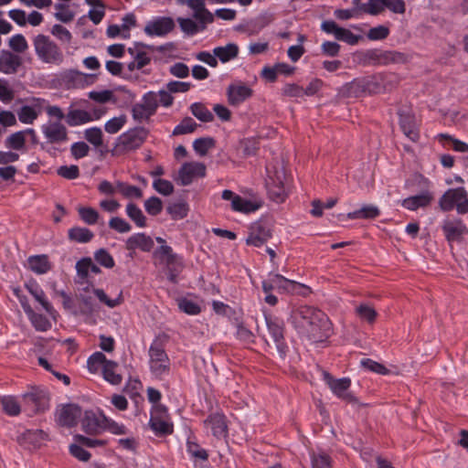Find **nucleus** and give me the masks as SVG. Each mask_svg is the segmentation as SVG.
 <instances>
[{
	"instance_id": "obj_1",
	"label": "nucleus",
	"mask_w": 468,
	"mask_h": 468,
	"mask_svg": "<svg viewBox=\"0 0 468 468\" xmlns=\"http://www.w3.org/2000/svg\"><path fill=\"white\" fill-rule=\"evenodd\" d=\"M295 326L310 340L321 342L328 338L332 331V324L328 316L313 306H300L292 315Z\"/></svg>"
},
{
	"instance_id": "obj_2",
	"label": "nucleus",
	"mask_w": 468,
	"mask_h": 468,
	"mask_svg": "<svg viewBox=\"0 0 468 468\" xmlns=\"http://www.w3.org/2000/svg\"><path fill=\"white\" fill-rule=\"evenodd\" d=\"M35 54L39 61L45 64L58 66L64 61L61 48L48 36L37 34L32 38Z\"/></svg>"
},
{
	"instance_id": "obj_3",
	"label": "nucleus",
	"mask_w": 468,
	"mask_h": 468,
	"mask_svg": "<svg viewBox=\"0 0 468 468\" xmlns=\"http://www.w3.org/2000/svg\"><path fill=\"white\" fill-rule=\"evenodd\" d=\"M378 74L355 79L346 83L342 90L347 97H361L365 94H378L382 92L381 82Z\"/></svg>"
},
{
	"instance_id": "obj_4",
	"label": "nucleus",
	"mask_w": 468,
	"mask_h": 468,
	"mask_svg": "<svg viewBox=\"0 0 468 468\" xmlns=\"http://www.w3.org/2000/svg\"><path fill=\"white\" fill-rule=\"evenodd\" d=\"M150 369L156 377L168 374L170 359L165 350L161 339L156 337L149 347Z\"/></svg>"
},
{
	"instance_id": "obj_5",
	"label": "nucleus",
	"mask_w": 468,
	"mask_h": 468,
	"mask_svg": "<svg viewBox=\"0 0 468 468\" xmlns=\"http://www.w3.org/2000/svg\"><path fill=\"white\" fill-rule=\"evenodd\" d=\"M468 193L463 187L448 189L440 198L441 210L450 211L454 207L459 214L468 213Z\"/></svg>"
},
{
	"instance_id": "obj_6",
	"label": "nucleus",
	"mask_w": 468,
	"mask_h": 468,
	"mask_svg": "<svg viewBox=\"0 0 468 468\" xmlns=\"http://www.w3.org/2000/svg\"><path fill=\"white\" fill-rule=\"evenodd\" d=\"M272 231L273 224L271 218H262L250 226L246 244L261 247L272 237Z\"/></svg>"
},
{
	"instance_id": "obj_7",
	"label": "nucleus",
	"mask_w": 468,
	"mask_h": 468,
	"mask_svg": "<svg viewBox=\"0 0 468 468\" xmlns=\"http://www.w3.org/2000/svg\"><path fill=\"white\" fill-rule=\"evenodd\" d=\"M264 316L270 339L280 357L284 358L288 351V346L284 339V322L281 318L270 314Z\"/></svg>"
},
{
	"instance_id": "obj_8",
	"label": "nucleus",
	"mask_w": 468,
	"mask_h": 468,
	"mask_svg": "<svg viewBox=\"0 0 468 468\" xmlns=\"http://www.w3.org/2000/svg\"><path fill=\"white\" fill-rule=\"evenodd\" d=\"M324 380L331 391L339 399L352 404H357L358 399L348 391L351 386L349 378H335L330 373H323Z\"/></svg>"
},
{
	"instance_id": "obj_9",
	"label": "nucleus",
	"mask_w": 468,
	"mask_h": 468,
	"mask_svg": "<svg viewBox=\"0 0 468 468\" xmlns=\"http://www.w3.org/2000/svg\"><path fill=\"white\" fill-rule=\"evenodd\" d=\"M107 417L100 410H85L80 419L81 430L89 435L101 434L105 430Z\"/></svg>"
},
{
	"instance_id": "obj_10",
	"label": "nucleus",
	"mask_w": 468,
	"mask_h": 468,
	"mask_svg": "<svg viewBox=\"0 0 468 468\" xmlns=\"http://www.w3.org/2000/svg\"><path fill=\"white\" fill-rule=\"evenodd\" d=\"M149 424L156 434L167 435L173 432V424L169 420L167 409L162 404L154 405Z\"/></svg>"
},
{
	"instance_id": "obj_11",
	"label": "nucleus",
	"mask_w": 468,
	"mask_h": 468,
	"mask_svg": "<svg viewBox=\"0 0 468 468\" xmlns=\"http://www.w3.org/2000/svg\"><path fill=\"white\" fill-rule=\"evenodd\" d=\"M145 49L154 50V46L143 42H134L133 47L128 48L127 51L133 58V60L127 65L129 71L140 70L150 64L151 57Z\"/></svg>"
},
{
	"instance_id": "obj_12",
	"label": "nucleus",
	"mask_w": 468,
	"mask_h": 468,
	"mask_svg": "<svg viewBox=\"0 0 468 468\" xmlns=\"http://www.w3.org/2000/svg\"><path fill=\"white\" fill-rule=\"evenodd\" d=\"M41 132L48 144H61L69 141L68 129L61 122L48 121L41 125Z\"/></svg>"
},
{
	"instance_id": "obj_13",
	"label": "nucleus",
	"mask_w": 468,
	"mask_h": 468,
	"mask_svg": "<svg viewBox=\"0 0 468 468\" xmlns=\"http://www.w3.org/2000/svg\"><path fill=\"white\" fill-rule=\"evenodd\" d=\"M407 59L405 54L398 51H381L379 49H368L364 53V60L367 63L383 64L403 63Z\"/></svg>"
},
{
	"instance_id": "obj_14",
	"label": "nucleus",
	"mask_w": 468,
	"mask_h": 468,
	"mask_svg": "<svg viewBox=\"0 0 468 468\" xmlns=\"http://www.w3.org/2000/svg\"><path fill=\"white\" fill-rule=\"evenodd\" d=\"M148 131L144 127L131 129L118 138V146L123 151H133L139 148L145 141Z\"/></svg>"
},
{
	"instance_id": "obj_15",
	"label": "nucleus",
	"mask_w": 468,
	"mask_h": 468,
	"mask_svg": "<svg viewBox=\"0 0 468 468\" xmlns=\"http://www.w3.org/2000/svg\"><path fill=\"white\" fill-rule=\"evenodd\" d=\"M206 176V165L199 162H188L182 165L176 179L181 186L190 185L195 178Z\"/></svg>"
},
{
	"instance_id": "obj_16",
	"label": "nucleus",
	"mask_w": 468,
	"mask_h": 468,
	"mask_svg": "<svg viewBox=\"0 0 468 468\" xmlns=\"http://www.w3.org/2000/svg\"><path fill=\"white\" fill-rule=\"evenodd\" d=\"M81 414L82 410L77 404L61 405L56 410V421L60 426L70 428L77 424Z\"/></svg>"
},
{
	"instance_id": "obj_17",
	"label": "nucleus",
	"mask_w": 468,
	"mask_h": 468,
	"mask_svg": "<svg viewBox=\"0 0 468 468\" xmlns=\"http://www.w3.org/2000/svg\"><path fill=\"white\" fill-rule=\"evenodd\" d=\"M175 27L174 20L171 17H156L145 25L144 31L149 37H165Z\"/></svg>"
},
{
	"instance_id": "obj_18",
	"label": "nucleus",
	"mask_w": 468,
	"mask_h": 468,
	"mask_svg": "<svg viewBox=\"0 0 468 468\" xmlns=\"http://www.w3.org/2000/svg\"><path fill=\"white\" fill-rule=\"evenodd\" d=\"M253 90L243 82L230 84L227 89L228 101L231 106H239L250 98Z\"/></svg>"
},
{
	"instance_id": "obj_19",
	"label": "nucleus",
	"mask_w": 468,
	"mask_h": 468,
	"mask_svg": "<svg viewBox=\"0 0 468 468\" xmlns=\"http://www.w3.org/2000/svg\"><path fill=\"white\" fill-rule=\"evenodd\" d=\"M25 404L31 407L33 412L45 411L48 408L49 398L45 390L34 388L23 396Z\"/></svg>"
},
{
	"instance_id": "obj_20",
	"label": "nucleus",
	"mask_w": 468,
	"mask_h": 468,
	"mask_svg": "<svg viewBox=\"0 0 468 468\" xmlns=\"http://www.w3.org/2000/svg\"><path fill=\"white\" fill-rule=\"evenodd\" d=\"M399 125L403 133L412 142L420 138L415 116L410 111L399 110Z\"/></svg>"
},
{
	"instance_id": "obj_21",
	"label": "nucleus",
	"mask_w": 468,
	"mask_h": 468,
	"mask_svg": "<svg viewBox=\"0 0 468 468\" xmlns=\"http://www.w3.org/2000/svg\"><path fill=\"white\" fill-rule=\"evenodd\" d=\"M441 229L449 242L458 241L463 234L468 233V229L461 218L445 220Z\"/></svg>"
},
{
	"instance_id": "obj_22",
	"label": "nucleus",
	"mask_w": 468,
	"mask_h": 468,
	"mask_svg": "<svg viewBox=\"0 0 468 468\" xmlns=\"http://www.w3.org/2000/svg\"><path fill=\"white\" fill-rule=\"evenodd\" d=\"M21 64L22 59L18 55L8 50L0 52V72L5 74L16 73Z\"/></svg>"
},
{
	"instance_id": "obj_23",
	"label": "nucleus",
	"mask_w": 468,
	"mask_h": 468,
	"mask_svg": "<svg viewBox=\"0 0 468 468\" xmlns=\"http://www.w3.org/2000/svg\"><path fill=\"white\" fill-rule=\"evenodd\" d=\"M154 240L150 236L144 233H136L129 237L126 240L125 247L128 250L140 249L143 251H150L154 248Z\"/></svg>"
},
{
	"instance_id": "obj_24",
	"label": "nucleus",
	"mask_w": 468,
	"mask_h": 468,
	"mask_svg": "<svg viewBox=\"0 0 468 468\" xmlns=\"http://www.w3.org/2000/svg\"><path fill=\"white\" fill-rule=\"evenodd\" d=\"M187 5L194 10L193 17L203 23H213V14L206 8L205 0H187Z\"/></svg>"
},
{
	"instance_id": "obj_25",
	"label": "nucleus",
	"mask_w": 468,
	"mask_h": 468,
	"mask_svg": "<svg viewBox=\"0 0 468 468\" xmlns=\"http://www.w3.org/2000/svg\"><path fill=\"white\" fill-rule=\"evenodd\" d=\"M205 424L211 429L215 437L222 438L227 435V423L225 416L220 413H214L208 416Z\"/></svg>"
},
{
	"instance_id": "obj_26",
	"label": "nucleus",
	"mask_w": 468,
	"mask_h": 468,
	"mask_svg": "<svg viewBox=\"0 0 468 468\" xmlns=\"http://www.w3.org/2000/svg\"><path fill=\"white\" fill-rule=\"evenodd\" d=\"M65 121L69 126L75 127L92 122L93 117L91 113L84 110L69 108Z\"/></svg>"
},
{
	"instance_id": "obj_27",
	"label": "nucleus",
	"mask_w": 468,
	"mask_h": 468,
	"mask_svg": "<svg viewBox=\"0 0 468 468\" xmlns=\"http://www.w3.org/2000/svg\"><path fill=\"white\" fill-rule=\"evenodd\" d=\"M26 288L27 289L29 293L36 299V301H37L41 304V306L47 313H48L49 314H53V306L47 300L44 291L39 287V285L36 282L27 283Z\"/></svg>"
},
{
	"instance_id": "obj_28",
	"label": "nucleus",
	"mask_w": 468,
	"mask_h": 468,
	"mask_svg": "<svg viewBox=\"0 0 468 468\" xmlns=\"http://www.w3.org/2000/svg\"><path fill=\"white\" fill-rule=\"evenodd\" d=\"M432 200V196L429 192L405 198L402 206L409 210H416L419 207H427Z\"/></svg>"
},
{
	"instance_id": "obj_29",
	"label": "nucleus",
	"mask_w": 468,
	"mask_h": 468,
	"mask_svg": "<svg viewBox=\"0 0 468 468\" xmlns=\"http://www.w3.org/2000/svg\"><path fill=\"white\" fill-rule=\"evenodd\" d=\"M27 263L28 268L37 274H44L51 269V264L47 255L30 256Z\"/></svg>"
},
{
	"instance_id": "obj_30",
	"label": "nucleus",
	"mask_w": 468,
	"mask_h": 468,
	"mask_svg": "<svg viewBox=\"0 0 468 468\" xmlns=\"http://www.w3.org/2000/svg\"><path fill=\"white\" fill-rule=\"evenodd\" d=\"M177 23L181 30L188 36H194L198 32L204 31L208 23L196 22L191 18L178 17Z\"/></svg>"
},
{
	"instance_id": "obj_31",
	"label": "nucleus",
	"mask_w": 468,
	"mask_h": 468,
	"mask_svg": "<svg viewBox=\"0 0 468 468\" xmlns=\"http://www.w3.org/2000/svg\"><path fill=\"white\" fill-rule=\"evenodd\" d=\"M25 307L26 314L37 331L45 332L51 327V324L46 316L35 313L31 306Z\"/></svg>"
},
{
	"instance_id": "obj_32",
	"label": "nucleus",
	"mask_w": 468,
	"mask_h": 468,
	"mask_svg": "<svg viewBox=\"0 0 468 468\" xmlns=\"http://www.w3.org/2000/svg\"><path fill=\"white\" fill-rule=\"evenodd\" d=\"M213 54L222 62L226 63L238 57L239 48L234 43H229L224 47H216Z\"/></svg>"
},
{
	"instance_id": "obj_33",
	"label": "nucleus",
	"mask_w": 468,
	"mask_h": 468,
	"mask_svg": "<svg viewBox=\"0 0 468 468\" xmlns=\"http://www.w3.org/2000/svg\"><path fill=\"white\" fill-rule=\"evenodd\" d=\"M269 194L271 199L277 203H282L286 197V191L282 181L279 176L276 179L270 178L268 182Z\"/></svg>"
},
{
	"instance_id": "obj_34",
	"label": "nucleus",
	"mask_w": 468,
	"mask_h": 468,
	"mask_svg": "<svg viewBox=\"0 0 468 468\" xmlns=\"http://www.w3.org/2000/svg\"><path fill=\"white\" fill-rule=\"evenodd\" d=\"M261 207V202L248 200L240 196L236 197L232 202V209L234 211L241 212V213H251L258 210Z\"/></svg>"
},
{
	"instance_id": "obj_35",
	"label": "nucleus",
	"mask_w": 468,
	"mask_h": 468,
	"mask_svg": "<svg viewBox=\"0 0 468 468\" xmlns=\"http://www.w3.org/2000/svg\"><path fill=\"white\" fill-rule=\"evenodd\" d=\"M380 211L378 207L373 205H365L360 209L355 210L353 212H349L347 214V218L355 219V218H365V219H373L379 216Z\"/></svg>"
},
{
	"instance_id": "obj_36",
	"label": "nucleus",
	"mask_w": 468,
	"mask_h": 468,
	"mask_svg": "<svg viewBox=\"0 0 468 468\" xmlns=\"http://www.w3.org/2000/svg\"><path fill=\"white\" fill-rule=\"evenodd\" d=\"M154 255L158 257L165 266H170L176 263L181 258L173 251V249L168 245H162L156 249Z\"/></svg>"
},
{
	"instance_id": "obj_37",
	"label": "nucleus",
	"mask_w": 468,
	"mask_h": 468,
	"mask_svg": "<svg viewBox=\"0 0 468 468\" xmlns=\"http://www.w3.org/2000/svg\"><path fill=\"white\" fill-rule=\"evenodd\" d=\"M127 216L134 222L139 228L146 227V217L144 215L141 208L134 203H128L126 206Z\"/></svg>"
},
{
	"instance_id": "obj_38",
	"label": "nucleus",
	"mask_w": 468,
	"mask_h": 468,
	"mask_svg": "<svg viewBox=\"0 0 468 468\" xmlns=\"http://www.w3.org/2000/svg\"><path fill=\"white\" fill-rule=\"evenodd\" d=\"M117 367L118 364L110 360L102 370L104 379L112 385L120 384L122 379L121 374L116 372Z\"/></svg>"
},
{
	"instance_id": "obj_39",
	"label": "nucleus",
	"mask_w": 468,
	"mask_h": 468,
	"mask_svg": "<svg viewBox=\"0 0 468 468\" xmlns=\"http://www.w3.org/2000/svg\"><path fill=\"white\" fill-rule=\"evenodd\" d=\"M191 113L199 121L209 122L214 120L212 112L201 102H194L190 106Z\"/></svg>"
},
{
	"instance_id": "obj_40",
	"label": "nucleus",
	"mask_w": 468,
	"mask_h": 468,
	"mask_svg": "<svg viewBox=\"0 0 468 468\" xmlns=\"http://www.w3.org/2000/svg\"><path fill=\"white\" fill-rule=\"evenodd\" d=\"M131 113L133 119L137 122H148L154 115L142 101L133 105Z\"/></svg>"
},
{
	"instance_id": "obj_41",
	"label": "nucleus",
	"mask_w": 468,
	"mask_h": 468,
	"mask_svg": "<svg viewBox=\"0 0 468 468\" xmlns=\"http://www.w3.org/2000/svg\"><path fill=\"white\" fill-rule=\"evenodd\" d=\"M166 211L171 216L172 219L179 220L187 216L189 207L186 202H177L170 204L166 207Z\"/></svg>"
},
{
	"instance_id": "obj_42",
	"label": "nucleus",
	"mask_w": 468,
	"mask_h": 468,
	"mask_svg": "<svg viewBox=\"0 0 468 468\" xmlns=\"http://www.w3.org/2000/svg\"><path fill=\"white\" fill-rule=\"evenodd\" d=\"M7 148L22 150L26 144V132L19 131L10 134L5 141Z\"/></svg>"
},
{
	"instance_id": "obj_43",
	"label": "nucleus",
	"mask_w": 468,
	"mask_h": 468,
	"mask_svg": "<svg viewBox=\"0 0 468 468\" xmlns=\"http://www.w3.org/2000/svg\"><path fill=\"white\" fill-rule=\"evenodd\" d=\"M116 187L118 192L126 198H141L143 196V192L139 187L122 181L116 182Z\"/></svg>"
},
{
	"instance_id": "obj_44",
	"label": "nucleus",
	"mask_w": 468,
	"mask_h": 468,
	"mask_svg": "<svg viewBox=\"0 0 468 468\" xmlns=\"http://www.w3.org/2000/svg\"><path fill=\"white\" fill-rule=\"evenodd\" d=\"M93 237V232L86 228H72L69 230V238L80 243L89 242Z\"/></svg>"
},
{
	"instance_id": "obj_45",
	"label": "nucleus",
	"mask_w": 468,
	"mask_h": 468,
	"mask_svg": "<svg viewBox=\"0 0 468 468\" xmlns=\"http://www.w3.org/2000/svg\"><path fill=\"white\" fill-rule=\"evenodd\" d=\"M198 124L191 117H185L173 131V135H182L191 133L196 131Z\"/></svg>"
},
{
	"instance_id": "obj_46",
	"label": "nucleus",
	"mask_w": 468,
	"mask_h": 468,
	"mask_svg": "<svg viewBox=\"0 0 468 468\" xmlns=\"http://www.w3.org/2000/svg\"><path fill=\"white\" fill-rule=\"evenodd\" d=\"M110 360H108L105 356V355L101 352H95L92 354L87 362L88 368L90 372L96 373L98 370L102 367V369L105 367V364H107Z\"/></svg>"
},
{
	"instance_id": "obj_47",
	"label": "nucleus",
	"mask_w": 468,
	"mask_h": 468,
	"mask_svg": "<svg viewBox=\"0 0 468 468\" xmlns=\"http://www.w3.org/2000/svg\"><path fill=\"white\" fill-rule=\"evenodd\" d=\"M381 82L382 92L389 91L395 89L399 83V78L392 72L378 73Z\"/></svg>"
},
{
	"instance_id": "obj_48",
	"label": "nucleus",
	"mask_w": 468,
	"mask_h": 468,
	"mask_svg": "<svg viewBox=\"0 0 468 468\" xmlns=\"http://www.w3.org/2000/svg\"><path fill=\"white\" fill-rule=\"evenodd\" d=\"M18 120L25 124H32L38 117V112L29 105H24L17 111Z\"/></svg>"
},
{
	"instance_id": "obj_49",
	"label": "nucleus",
	"mask_w": 468,
	"mask_h": 468,
	"mask_svg": "<svg viewBox=\"0 0 468 468\" xmlns=\"http://www.w3.org/2000/svg\"><path fill=\"white\" fill-rule=\"evenodd\" d=\"M4 411L10 416H16L20 413L21 408L16 398L7 396L1 399Z\"/></svg>"
},
{
	"instance_id": "obj_50",
	"label": "nucleus",
	"mask_w": 468,
	"mask_h": 468,
	"mask_svg": "<svg viewBox=\"0 0 468 468\" xmlns=\"http://www.w3.org/2000/svg\"><path fill=\"white\" fill-rule=\"evenodd\" d=\"M215 144L214 139L211 137H202L196 139L193 143V148L199 155H206L207 151Z\"/></svg>"
},
{
	"instance_id": "obj_51",
	"label": "nucleus",
	"mask_w": 468,
	"mask_h": 468,
	"mask_svg": "<svg viewBox=\"0 0 468 468\" xmlns=\"http://www.w3.org/2000/svg\"><path fill=\"white\" fill-rule=\"evenodd\" d=\"M272 285L280 292H289L294 288V282L286 279L281 274H271Z\"/></svg>"
},
{
	"instance_id": "obj_52",
	"label": "nucleus",
	"mask_w": 468,
	"mask_h": 468,
	"mask_svg": "<svg viewBox=\"0 0 468 468\" xmlns=\"http://www.w3.org/2000/svg\"><path fill=\"white\" fill-rule=\"evenodd\" d=\"M55 9L57 12L54 14L55 17L63 23H69L74 18V12L69 9V5L65 4H56Z\"/></svg>"
},
{
	"instance_id": "obj_53",
	"label": "nucleus",
	"mask_w": 468,
	"mask_h": 468,
	"mask_svg": "<svg viewBox=\"0 0 468 468\" xmlns=\"http://www.w3.org/2000/svg\"><path fill=\"white\" fill-rule=\"evenodd\" d=\"M8 45L16 53H24L28 48L27 41L22 34L13 36L9 39Z\"/></svg>"
},
{
	"instance_id": "obj_54",
	"label": "nucleus",
	"mask_w": 468,
	"mask_h": 468,
	"mask_svg": "<svg viewBox=\"0 0 468 468\" xmlns=\"http://www.w3.org/2000/svg\"><path fill=\"white\" fill-rule=\"evenodd\" d=\"M356 313L360 319L365 320L368 323H373L377 317L376 310L367 303H362L358 305L356 309Z\"/></svg>"
},
{
	"instance_id": "obj_55",
	"label": "nucleus",
	"mask_w": 468,
	"mask_h": 468,
	"mask_svg": "<svg viewBox=\"0 0 468 468\" xmlns=\"http://www.w3.org/2000/svg\"><path fill=\"white\" fill-rule=\"evenodd\" d=\"M186 451L193 458L197 460L207 461L208 458L207 451L201 448L197 442L190 440H188L186 442Z\"/></svg>"
},
{
	"instance_id": "obj_56",
	"label": "nucleus",
	"mask_w": 468,
	"mask_h": 468,
	"mask_svg": "<svg viewBox=\"0 0 468 468\" xmlns=\"http://www.w3.org/2000/svg\"><path fill=\"white\" fill-rule=\"evenodd\" d=\"M84 137L95 147H100L102 145V132L99 127H92L85 130Z\"/></svg>"
},
{
	"instance_id": "obj_57",
	"label": "nucleus",
	"mask_w": 468,
	"mask_h": 468,
	"mask_svg": "<svg viewBox=\"0 0 468 468\" xmlns=\"http://www.w3.org/2000/svg\"><path fill=\"white\" fill-rule=\"evenodd\" d=\"M80 218L89 225H94L99 218V213L92 207H81L78 209Z\"/></svg>"
},
{
	"instance_id": "obj_58",
	"label": "nucleus",
	"mask_w": 468,
	"mask_h": 468,
	"mask_svg": "<svg viewBox=\"0 0 468 468\" xmlns=\"http://www.w3.org/2000/svg\"><path fill=\"white\" fill-rule=\"evenodd\" d=\"M126 121L127 118L124 114L119 117L112 118L105 123L104 129L109 133H116L123 127V125L126 123Z\"/></svg>"
},
{
	"instance_id": "obj_59",
	"label": "nucleus",
	"mask_w": 468,
	"mask_h": 468,
	"mask_svg": "<svg viewBox=\"0 0 468 468\" xmlns=\"http://www.w3.org/2000/svg\"><path fill=\"white\" fill-rule=\"evenodd\" d=\"M95 261L101 266L111 269L114 266L112 256L105 250L100 249L94 253Z\"/></svg>"
},
{
	"instance_id": "obj_60",
	"label": "nucleus",
	"mask_w": 468,
	"mask_h": 468,
	"mask_svg": "<svg viewBox=\"0 0 468 468\" xmlns=\"http://www.w3.org/2000/svg\"><path fill=\"white\" fill-rule=\"evenodd\" d=\"M178 308L180 311L190 315H196L201 312V308L197 303L186 298L178 301Z\"/></svg>"
},
{
	"instance_id": "obj_61",
	"label": "nucleus",
	"mask_w": 468,
	"mask_h": 468,
	"mask_svg": "<svg viewBox=\"0 0 468 468\" xmlns=\"http://www.w3.org/2000/svg\"><path fill=\"white\" fill-rule=\"evenodd\" d=\"M144 208L148 214L157 216L163 209V202L157 197H151L145 200Z\"/></svg>"
},
{
	"instance_id": "obj_62",
	"label": "nucleus",
	"mask_w": 468,
	"mask_h": 468,
	"mask_svg": "<svg viewBox=\"0 0 468 468\" xmlns=\"http://www.w3.org/2000/svg\"><path fill=\"white\" fill-rule=\"evenodd\" d=\"M109 227L119 233H127L132 229V226L125 219L119 217L112 218L109 221Z\"/></svg>"
},
{
	"instance_id": "obj_63",
	"label": "nucleus",
	"mask_w": 468,
	"mask_h": 468,
	"mask_svg": "<svg viewBox=\"0 0 468 468\" xmlns=\"http://www.w3.org/2000/svg\"><path fill=\"white\" fill-rule=\"evenodd\" d=\"M142 102L154 115L156 113L158 104V95L154 91H148L143 95Z\"/></svg>"
},
{
	"instance_id": "obj_64",
	"label": "nucleus",
	"mask_w": 468,
	"mask_h": 468,
	"mask_svg": "<svg viewBox=\"0 0 468 468\" xmlns=\"http://www.w3.org/2000/svg\"><path fill=\"white\" fill-rule=\"evenodd\" d=\"M313 468H330L331 458L326 453H318L312 455Z\"/></svg>"
}]
</instances>
